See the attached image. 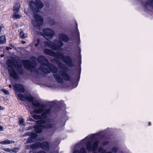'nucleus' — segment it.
<instances>
[{
	"instance_id": "1",
	"label": "nucleus",
	"mask_w": 153,
	"mask_h": 153,
	"mask_svg": "<svg viewBox=\"0 0 153 153\" xmlns=\"http://www.w3.org/2000/svg\"><path fill=\"white\" fill-rule=\"evenodd\" d=\"M56 63L58 67L61 69L59 71V74L57 73V68L53 64L49 63L48 65H42L41 68H42V71L40 75L43 74L44 73H49L51 71L54 73L53 77L58 82L62 83L63 81V79L66 81L69 80L70 77L68 74L66 73L68 71L67 67L64 64L60 62L57 61Z\"/></svg>"
},
{
	"instance_id": "2",
	"label": "nucleus",
	"mask_w": 153,
	"mask_h": 153,
	"mask_svg": "<svg viewBox=\"0 0 153 153\" xmlns=\"http://www.w3.org/2000/svg\"><path fill=\"white\" fill-rule=\"evenodd\" d=\"M6 64L7 65V69L9 76L13 79H17L19 78V75L13 68V67L20 74H24L22 64L18 57H12L10 59H8Z\"/></svg>"
},
{
	"instance_id": "3",
	"label": "nucleus",
	"mask_w": 153,
	"mask_h": 153,
	"mask_svg": "<svg viewBox=\"0 0 153 153\" xmlns=\"http://www.w3.org/2000/svg\"><path fill=\"white\" fill-rule=\"evenodd\" d=\"M38 61L39 63L41 64L40 67L36 69V62H32L29 60H23L22 62L25 68L28 70H30L31 71H35V73L39 75L41 74V72L42 71V65H48L49 64L48 60L45 59V58L42 56H40L38 57Z\"/></svg>"
},
{
	"instance_id": "4",
	"label": "nucleus",
	"mask_w": 153,
	"mask_h": 153,
	"mask_svg": "<svg viewBox=\"0 0 153 153\" xmlns=\"http://www.w3.org/2000/svg\"><path fill=\"white\" fill-rule=\"evenodd\" d=\"M46 122L47 123L45 125H41L34 126V128L35 129V131L37 133H40L42 132V129L43 128H52L53 129H56L57 128L56 122L53 119H46L45 121L43 120H39L36 121V123L37 124H42L45 123Z\"/></svg>"
},
{
	"instance_id": "5",
	"label": "nucleus",
	"mask_w": 153,
	"mask_h": 153,
	"mask_svg": "<svg viewBox=\"0 0 153 153\" xmlns=\"http://www.w3.org/2000/svg\"><path fill=\"white\" fill-rule=\"evenodd\" d=\"M99 142L98 141H95L92 145L91 142L89 140L87 141L86 144V148L88 151H92L93 152H95L98 148ZM98 152L99 153H105L106 152L105 150H103V148L100 147L99 148ZM93 153H97L94 152Z\"/></svg>"
},
{
	"instance_id": "6",
	"label": "nucleus",
	"mask_w": 153,
	"mask_h": 153,
	"mask_svg": "<svg viewBox=\"0 0 153 153\" xmlns=\"http://www.w3.org/2000/svg\"><path fill=\"white\" fill-rule=\"evenodd\" d=\"M45 47H48L53 50H58L63 45V43L58 39H55L53 42L45 41L44 43Z\"/></svg>"
},
{
	"instance_id": "7",
	"label": "nucleus",
	"mask_w": 153,
	"mask_h": 153,
	"mask_svg": "<svg viewBox=\"0 0 153 153\" xmlns=\"http://www.w3.org/2000/svg\"><path fill=\"white\" fill-rule=\"evenodd\" d=\"M36 3L33 1H30L29 2L30 9L34 13H37L39 9H41L43 6V3L40 0H35Z\"/></svg>"
},
{
	"instance_id": "8",
	"label": "nucleus",
	"mask_w": 153,
	"mask_h": 153,
	"mask_svg": "<svg viewBox=\"0 0 153 153\" xmlns=\"http://www.w3.org/2000/svg\"><path fill=\"white\" fill-rule=\"evenodd\" d=\"M34 18L36 21L34 20H32V23L35 28L39 30L41 26L43 24L44 21L43 19L37 14L34 15Z\"/></svg>"
},
{
	"instance_id": "9",
	"label": "nucleus",
	"mask_w": 153,
	"mask_h": 153,
	"mask_svg": "<svg viewBox=\"0 0 153 153\" xmlns=\"http://www.w3.org/2000/svg\"><path fill=\"white\" fill-rule=\"evenodd\" d=\"M30 147L32 149L40 147L42 149L47 150H49L50 149L49 143L47 141H44L42 143L39 142H36L31 145Z\"/></svg>"
},
{
	"instance_id": "10",
	"label": "nucleus",
	"mask_w": 153,
	"mask_h": 153,
	"mask_svg": "<svg viewBox=\"0 0 153 153\" xmlns=\"http://www.w3.org/2000/svg\"><path fill=\"white\" fill-rule=\"evenodd\" d=\"M33 105L39 108L38 109H35L34 110V112L36 114H39L43 112V109L46 107V105L43 104H40V103L36 101H33L32 103Z\"/></svg>"
},
{
	"instance_id": "11",
	"label": "nucleus",
	"mask_w": 153,
	"mask_h": 153,
	"mask_svg": "<svg viewBox=\"0 0 153 153\" xmlns=\"http://www.w3.org/2000/svg\"><path fill=\"white\" fill-rule=\"evenodd\" d=\"M54 34L53 30L48 28L44 29L43 31V36L46 39L48 40L52 37Z\"/></svg>"
},
{
	"instance_id": "12",
	"label": "nucleus",
	"mask_w": 153,
	"mask_h": 153,
	"mask_svg": "<svg viewBox=\"0 0 153 153\" xmlns=\"http://www.w3.org/2000/svg\"><path fill=\"white\" fill-rule=\"evenodd\" d=\"M63 62L69 67H73L74 65L71 58L69 56H65L62 60Z\"/></svg>"
},
{
	"instance_id": "13",
	"label": "nucleus",
	"mask_w": 153,
	"mask_h": 153,
	"mask_svg": "<svg viewBox=\"0 0 153 153\" xmlns=\"http://www.w3.org/2000/svg\"><path fill=\"white\" fill-rule=\"evenodd\" d=\"M13 88L16 91L22 93L25 92V89L23 86L19 84H16L14 86Z\"/></svg>"
},
{
	"instance_id": "14",
	"label": "nucleus",
	"mask_w": 153,
	"mask_h": 153,
	"mask_svg": "<svg viewBox=\"0 0 153 153\" xmlns=\"http://www.w3.org/2000/svg\"><path fill=\"white\" fill-rule=\"evenodd\" d=\"M59 37L60 40L64 42H67L68 40V36L63 33L60 34L59 35Z\"/></svg>"
},
{
	"instance_id": "15",
	"label": "nucleus",
	"mask_w": 153,
	"mask_h": 153,
	"mask_svg": "<svg viewBox=\"0 0 153 153\" xmlns=\"http://www.w3.org/2000/svg\"><path fill=\"white\" fill-rule=\"evenodd\" d=\"M50 108L48 109H46L41 114L42 118L45 119L49 115L51 112Z\"/></svg>"
},
{
	"instance_id": "16",
	"label": "nucleus",
	"mask_w": 153,
	"mask_h": 153,
	"mask_svg": "<svg viewBox=\"0 0 153 153\" xmlns=\"http://www.w3.org/2000/svg\"><path fill=\"white\" fill-rule=\"evenodd\" d=\"M64 56L62 54L59 52H54L53 56L55 58L59 59L62 60L64 57Z\"/></svg>"
},
{
	"instance_id": "17",
	"label": "nucleus",
	"mask_w": 153,
	"mask_h": 153,
	"mask_svg": "<svg viewBox=\"0 0 153 153\" xmlns=\"http://www.w3.org/2000/svg\"><path fill=\"white\" fill-rule=\"evenodd\" d=\"M44 52L45 54L51 56H53V54H54V52L48 49H45L44 50Z\"/></svg>"
},
{
	"instance_id": "18",
	"label": "nucleus",
	"mask_w": 153,
	"mask_h": 153,
	"mask_svg": "<svg viewBox=\"0 0 153 153\" xmlns=\"http://www.w3.org/2000/svg\"><path fill=\"white\" fill-rule=\"evenodd\" d=\"M20 7V4L19 3H17L14 4L13 10L15 13H17L19 10Z\"/></svg>"
},
{
	"instance_id": "19",
	"label": "nucleus",
	"mask_w": 153,
	"mask_h": 153,
	"mask_svg": "<svg viewBox=\"0 0 153 153\" xmlns=\"http://www.w3.org/2000/svg\"><path fill=\"white\" fill-rule=\"evenodd\" d=\"M153 5V0H148V1L146 3L144 6L146 7H152Z\"/></svg>"
},
{
	"instance_id": "20",
	"label": "nucleus",
	"mask_w": 153,
	"mask_h": 153,
	"mask_svg": "<svg viewBox=\"0 0 153 153\" xmlns=\"http://www.w3.org/2000/svg\"><path fill=\"white\" fill-rule=\"evenodd\" d=\"M14 142L11 140H6L0 142V143L3 145H7L11 143H14Z\"/></svg>"
},
{
	"instance_id": "21",
	"label": "nucleus",
	"mask_w": 153,
	"mask_h": 153,
	"mask_svg": "<svg viewBox=\"0 0 153 153\" xmlns=\"http://www.w3.org/2000/svg\"><path fill=\"white\" fill-rule=\"evenodd\" d=\"M73 153H87V152L85 148H82L80 149V152L78 150H75Z\"/></svg>"
},
{
	"instance_id": "22",
	"label": "nucleus",
	"mask_w": 153,
	"mask_h": 153,
	"mask_svg": "<svg viewBox=\"0 0 153 153\" xmlns=\"http://www.w3.org/2000/svg\"><path fill=\"white\" fill-rule=\"evenodd\" d=\"M19 35L20 37L22 39H24L27 37V34L24 33L23 30H20Z\"/></svg>"
},
{
	"instance_id": "23",
	"label": "nucleus",
	"mask_w": 153,
	"mask_h": 153,
	"mask_svg": "<svg viewBox=\"0 0 153 153\" xmlns=\"http://www.w3.org/2000/svg\"><path fill=\"white\" fill-rule=\"evenodd\" d=\"M6 42L5 36L2 35L0 36V44H4Z\"/></svg>"
},
{
	"instance_id": "24",
	"label": "nucleus",
	"mask_w": 153,
	"mask_h": 153,
	"mask_svg": "<svg viewBox=\"0 0 153 153\" xmlns=\"http://www.w3.org/2000/svg\"><path fill=\"white\" fill-rule=\"evenodd\" d=\"M17 96L21 101H25L26 100V97H25L23 94L20 93L18 94Z\"/></svg>"
},
{
	"instance_id": "25",
	"label": "nucleus",
	"mask_w": 153,
	"mask_h": 153,
	"mask_svg": "<svg viewBox=\"0 0 153 153\" xmlns=\"http://www.w3.org/2000/svg\"><path fill=\"white\" fill-rule=\"evenodd\" d=\"M33 98L30 95L27 96H26V100L28 102H32L33 100Z\"/></svg>"
},
{
	"instance_id": "26",
	"label": "nucleus",
	"mask_w": 153,
	"mask_h": 153,
	"mask_svg": "<svg viewBox=\"0 0 153 153\" xmlns=\"http://www.w3.org/2000/svg\"><path fill=\"white\" fill-rule=\"evenodd\" d=\"M19 149V148H13V149H11V152H17Z\"/></svg>"
},
{
	"instance_id": "27",
	"label": "nucleus",
	"mask_w": 153,
	"mask_h": 153,
	"mask_svg": "<svg viewBox=\"0 0 153 153\" xmlns=\"http://www.w3.org/2000/svg\"><path fill=\"white\" fill-rule=\"evenodd\" d=\"M38 136V135L35 133H32L31 134V137L33 139H34L37 137Z\"/></svg>"
},
{
	"instance_id": "28",
	"label": "nucleus",
	"mask_w": 153,
	"mask_h": 153,
	"mask_svg": "<svg viewBox=\"0 0 153 153\" xmlns=\"http://www.w3.org/2000/svg\"><path fill=\"white\" fill-rule=\"evenodd\" d=\"M40 42V40L39 39H38L36 41H34V45L36 47H37L39 45Z\"/></svg>"
},
{
	"instance_id": "29",
	"label": "nucleus",
	"mask_w": 153,
	"mask_h": 153,
	"mask_svg": "<svg viewBox=\"0 0 153 153\" xmlns=\"http://www.w3.org/2000/svg\"><path fill=\"white\" fill-rule=\"evenodd\" d=\"M19 124L20 125H25V124H23L24 122V120L23 119H21L19 120Z\"/></svg>"
},
{
	"instance_id": "30",
	"label": "nucleus",
	"mask_w": 153,
	"mask_h": 153,
	"mask_svg": "<svg viewBox=\"0 0 153 153\" xmlns=\"http://www.w3.org/2000/svg\"><path fill=\"white\" fill-rule=\"evenodd\" d=\"M32 139L33 138H28L27 141V143H32L33 142V140H32Z\"/></svg>"
},
{
	"instance_id": "31",
	"label": "nucleus",
	"mask_w": 153,
	"mask_h": 153,
	"mask_svg": "<svg viewBox=\"0 0 153 153\" xmlns=\"http://www.w3.org/2000/svg\"><path fill=\"white\" fill-rule=\"evenodd\" d=\"M33 117L34 119H38L40 118V117L38 115H35L33 116Z\"/></svg>"
},
{
	"instance_id": "32",
	"label": "nucleus",
	"mask_w": 153,
	"mask_h": 153,
	"mask_svg": "<svg viewBox=\"0 0 153 153\" xmlns=\"http://www.w3.org/2000/svg\"><path fill=\"white\" fill-rule=\"evenodd\" d=\"M2 91L6 95H8L9 94V91L5 89H3Z\"/></svg>"
},
{
	"instance_id": "33",
	"label": "nucleus",
	"mask_w": 153,
	"mask_h": 153,
	"mask_svg": "<svg viewBox=\"0 0 153 153\" xmlns=\"http://www.w3.org/2000/svg\"><path fill=\"white\" fill-rule=\"evenodd\" d=\"M13 16L16 19H19L20 17V16L19 14H15L13 15Z\"/></svg>"
},
{
	"instance_id": "34",
	"label": "nucleus",
	"mask_w": 153,
	"mask_h": 153,
	"mask_svg": "<svg viewBox=\"0 0 153 153\" xmlns=\"http://www.w3.org/2000/svg\"><path fill=\"white\" fill-rule=\"evenodd\" d=\"M117 151V149L116 147H114L112 149V151L114 152H116Z\"/></svg>"
},
{
	"instance_id": "35",
	"label": "nucleus",
	"mask_w": 153,
	"mask_h": 153,
	"mask_svg": "<svg viewBox=\"0 0 153 153\" xmlns=\"http://www.w3.org/2000/svg\"><path fill=\"white\" fill-rule=\"evenodd\" d=\"M4 151L9 152H11V149H10L9 148H6V149H3Z\"/></svg>"
},
{
	"instance_id": "36",
	"label": "nucleus",
	"mask_w": 153,
	"mask_h": 153,
	"mask_svg": "<svg viewBox=\"0 0 153 153\" xmlns=\"http://www.w3.org/2000/svg\"><path fill=\"white\" fill-rule=\"evenodd\" d=\"M76 35L77 36V37L78 38V39L79 41H80V39L79 38V32L78 30L77 29V31H76Z\"/></svg>"
},
{
	"instance_id": "37",
	"label": "nucleus",
	"mask_w": 153,
	"mask_h": 153,
	"mask_svg": "<svg viewBox=\"0 0 153 153\" xmlns=\"http://www.w3.org/2000/svg\"><path fill=\"white\" fill-rule=\"evenodd\" d=\"M45 5L47 7H49V4L48 2H46L45 4Z\"/></svg>"
},
{
	"instance_id": "38",
	"label": "nucleus",
	"mask_w": 153,
	"mask_h": 153,
	"mask_svg": "<svg viewBox=\"0 0 153 153\" xmlns=\"http://www.w3.org/2000/svg\"><path fill=\"white\" fill-rule=\"evenodd\" d=\"M108 142L107 141H105V142H103L102 143V145H107L108 144Z\"/></svg>"
},
{
	"instance_id": "39",
	"label": "nucleus",
	"mask_w": 153,
	"mask_h": 153,
	"mask_svg": "<svg viewBox=\"0 0 153 153\" xmlns=\"http://www.w3.org/2000/svg\"><path fill=\"white\" fill-rule=\"evenodd\" d=\"M37 153H45L44 151L42 150L39 151Z\"/></svg>"
},
{
	"instance_id": "40",
	"label": "nucleus",
	"mask_w": 153,
	"mask_h": 153,
	"mask_svg": "<svg viewBox=\"0 0 153 153\" xmlns=\"http://www.w3.org/2000/svg\"><path fill=\"white\" fill-rule=\"evenodd\" d=\"M25 134L26 136H29L30 135V133L29 132H28L26 133Z\"/></svg>"
},
{
	"instance_id": "41",
	"label": "nucleus",
	"mask_w": 153,
	"mask_h": 153,
	"mask_svg": "<svg viewBox=\"0 0 153 153\" xmlns=\"http://www.w3.org/2000/svg\"><path fill=\"white\" fill-rule=\"evenodd\" d=\"M0 130L1 131H2L3 130V127L1 126H0Z\"/></svg>"
},
{
	"instance_id": "42",
	"label": "nucleus",
	"mask_w": 153,
	"mask_h": 153,
	"mask_svg": "<svg viewBox=\"0 0 153 153\" xmlns=\"http://www.w3.org/2000/svg\"><path fill=\"white\" fill-rule=\"evenodd\" d=\"M55 23V21H54V20H52V22H51V24L52 25H53Z\"/></svg>"
},
{
	"instance_id": "43",
	"label": "nucleus",
	"mask_w": 153,
	"mask_h": 153,
	"mask_svg": "<svg viewBox=\"0 0 153 153\" xmlns=\"http://www.w3.org/2000/svg\"><path fill=\"white\" fill-rule=\"evenodd\" d=\"M9 49H12V48H9V47H7L6 48V49H7V50H9Z\"/></svg>"
},
{
	"instance_id": "44",
	"label": "nucleus",
	"mask_w": 153,
	"mask_h": 153,
	"mask_svg": "<svg viewBox=\"0 0 153 153\" xmlns=\"http://www.w3.org/2000/svg\"><path fill=\"white\" fill-rule=\"evenodd\" d=\"M22 43L23 44H25L26 43V42L25 41H22Z\"/></svg>"
},
{
	"instance_id": "45",
	"label": "nucleus",
	"mask_w": 153,
	"mask_h": 153,
	"mask_svg": "<svg viewBox=\"0 0 153 153\" xmlns=\"http://www.w3.org/2000/svg\"><path fill=\"white\" fill-rule=\"evenodd\" d=\"M151 125V123L150 122H149L148 124V125L150 126Z\"/></svg>"
},
{
	"instance_id": "46",
	"label": "nucleus",
	"mask_w": 153,
	"mask_h": 153,
	"mask_svg": "<svg viewBox=\"0 0 153 153\" xmlns=\"http://www.w3.org/2000/svg\"><path fill=\"white\" fill-rule=\"evenodd\" d=\"M9 87L10 88H11V87H12L11 85H9Z\"/></svg>"
},
{
	"instance_id": "47",
	"label": "nucleus",
	"mask_w": 153,
	"mask_h": 153,
	"mask_svg": "<svg viewBox=\"0 0 153 153\" xmlns=\"http://www.w3.org/2000/svg\"><path fill=\"white\" fill-rule=\"evenodd\" d=\"M4 55H1V58L2 57H3L4 56Z\"/></svg>"
},
{
	"instance_id": "48",
	"label": "nucleus",
	"mask_w": 153,
	"mask_h": 153,
	"mask_svg": "<svg viewBox=\"0 0 153 153\" xmlns=\"http://www.w3.org/2000/svg\"><path fill=\"white\" fill-rule=\"evenodd\" d=\"M0 108L1 109H4V108H1H1Z\"/></svg>"
},
{
	"instance_id": "49",
	"label": "nucleus",
	"mask_w": 153,
	"mask_h": 153,
	"mask_svg": "<svg viewBox=\"0 0 153 153\" xmlns=\"http://www.w3.org/2000/svg\"><path fill=\"white\" fill-rule=\"evenodd\" d=\"M106 153H112L111 152H108Z\"/></svg>"
},
{
	"instance_id": "50",
	"label": "nucleus",
	"mask_w": 153,
	"mask_h": 153,
	"mask_svg": "<svg viewBox=\"0 0 153 153\" xmlns=\"http://www.w3.org/2000/svg\"><path fill=\"white\" fill-rule=\"evenodd\" d=\"M59 103H60L59 102H57V103H56V104H59Z\"/></svg>"
},
{
	"instance_id": "51",
	"label": "nucleus",
	"mask_w": 153,
	"mask_h": 153,
	"mask_svg": "<svg viewBox=\"0 0 153 153\" xmlns=\"http://www.w3.org/2000/svg\"><path fill=\"white\" fill-rule=\"evenodd\" d=\"M54 153V152H51L50 153Z\"/></svg>"
},
{
	"instance_id": "52",
	"label": "nucleus",
	"mask_w": 153,
	"mask_h": 153,
	"mask_svg": "<svg viewBox=\"0 0 153 153\" xmlns=\"http://www.w3.org/2000/svg\"><path fill=\"white\" fill-rule=\"evenodd\" d=\"M88 137H87L86 138V139H87V138H88Z\"/></svg>"
},
{
	"instance_id": "53",
	"label": "nucleus",
	"mask_w": 153,
	"mask_h": 153,
	"mask_svg": "<svg viewBox=\"0 0 153 153\" xmlns=\"http://www.w3.org/2000/svg\"><path fill=\"white\" fill-rule=\"evenodd\" d=\"M76 28H77V24H76Z\"/></svg>"
},
{
	"instance_id": "54",
	"label": "nucleus",
	"mask_w": 153,
	"mask_h": 153,
	"mask_svg": "<svg viewBox=\"0 0 153 153\" xmlns=\"http://www.w3.org/2000/svg\"><path fill=\"white\" fill-rule=\"evenodd\" d=\"M51 60L52 61H53V59H52Z\"/></svg>"
},
{
	"instance_id": "55",
	"label": "nucleus",
	"mask_w": 153,
	"mask_h": 153,
	"mask_svg": "<svg viewBox=\"0 0 153 153\" xmlns=\"http://www.w3.org/2000/svg\"><path fill=\"white\" fill-rule=\"evenodd\" d=\"M1 106H0V108H1Z\"/></svg>"
}]
</instances>
